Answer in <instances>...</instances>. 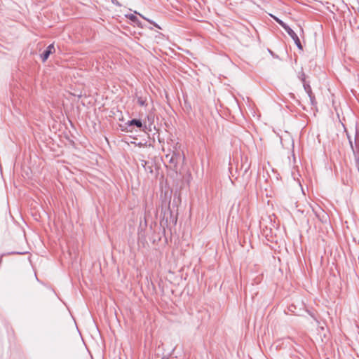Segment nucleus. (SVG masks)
I'll return each mask as SVG.
<instances>
[{
	"label": "nucleus",
	"mask_w": 359,
	"mask_h": 359,
	"mask_svg": "<svg viewBox=\"0 0 359 359\" xmlns=\"http://www.w3.org/2000/svg\"><path fill=\"white\" fill-rule=\"evenodd\" d=\"M177 218L176 216L173 215L172 212L170 208L169 203L168 208H165L163 212V216L161 219V224H163V223H165V224H168V222H172L174 225H175L177 224Z\"/></svg>",
	"instance_id": "obj_2"
},
{
	"label": "nucleus",
	"mask_w": 359,
	"mask_h": 359,
	"mask_svg": "<svg viewBox=\"0 0 359 359\" xmlns=\"http://www.w3.org/2000/svg\"><path fill=\"white\" fill-rule=\"evenodd\" d=\"M289 95H290V97L291 98H293V99L294 98V95L293 93H290L289 94Z\"/></svg>",
	"instance_id": "obj_16"
},
{
	"label": "nucleus",
	"mask_w": 359,
	"mask_h": 359,
	"mask_svg": "<svg viewBox=\"0 0 359 359\" xmlns=\"http://www.w3.org/2000/svg\"><path fill=\"white\" fill-rule=\"evenodd\" d=\"M175 348H172V352H171V353H170V355H171V354L173 353V351H175Z\"/></svg>",
	"instance_id": "obj_18"
},
{
	"label": "nucleus",
	"mask_w": 359,
	"mask_h": 359,
	"mask_svg": "<svg viewBox=\"0 0 359 359\" xmlns=\"http://www.w3.org/2000/svg\"><path fill=\"white\" fill-rule=\"evenodd\" d=\"M284 30L292 39L297 47L299 50H303V46L302 45L300 39L297 34L293 31V29L288 25Z\"/></svg>",
	"instance_id": "obj_3"
},
{
	"label": "nucleus",
	"mask_w": 359,
	"mask_h": 359,
	"mask_svg": "<svg viewBox=\"0 0 359 359\" xmlns=\"http://www.w3.org/2000/svg\"><path fill=\"white\" fill-rule=\"evenodd\" d=\"M298 78L302 83L306 82V75H305L304 72H303V70H302L301 72L299 73Z\"/></svg>",
	"instance_id": "obj_12"
},
{
	"label": "nucleus",
	"mask_w": 359,
	"mask_h": 359,
	"mask_svg": "<svg viewBox=\"0 0 359 359\" xmlns=\"http://www.w3.org/2000/svg\"><path fill=\"white\" fill-rule=\"evenodd\" d=\"M138 15L143 19H144L145 20H147V22H149L150 24L153 25L155 27L159 29H161V27L159 26V25H158L156 22H155L154 21H153L152 20H150L146 17H144V15H141L140 13H138Z\"/></svg>",
	"instance_id": "obj_10"
},
{
	"label": "nucleus",
	"mask_w": 359,
	"mask_h": 359,
	"mask_svg": "<svg viewBox=\"0 0 359 359\" xmlns=\"http://www.w3.org/2000/svg\"><path fill=\"white\" fill-rule=\"evenodd\" d=\"M348 137V140H349L350 147H351V149L353 150V151L354 152V147H353V142H352V140H351V139L350 138L349 136Z\"/></svg>",
	"instance_id": "obj_15"
},
{
	"label": "nucleus",
	"mask_w": 359,
	"mask_h": 359,
	"mask_svg": "<svg viewBox=\"0 0 359 359\" xmlns=\"http://www.w3.org/2000/svg\"><path fill=\"white\" fill-rule=\"evenodd\" d=\"M55 51L54 43H51L48 45L46 48L40 54V57L42 62H46L50 54L53 53Z\"/></svg>",
	"instance_id": "obj_4"
},
{
	"label": "nucleus",
	"mask_w": 359,
	"mask_h": 359,
	"mask_svg": "<svg viewBox=\"0 0 359 359\" xmlns=\"http://www.w3.org/2000/svg\"><path fill=\"white\" fill-rule=\"evenodd\" d=\"M126 128L122 129V130L126 132H132L133 128H137L140 131L145 132L147 129V125L145 123H143L141 119L138 118H132L131 120L128 121L126 123Z\"/></svg>",
	"instance_id": "obj_1"
},
{
	"label": "nucleus",
	"mask_w": 359,
	"mask_h": 359,
	"mask_svg": "<svg viewBox=\"0 0 359 359\" xmlns=\"http://www.w3.org/2000/svg\"><path fill=\"white\" fill-rule=\"evenodd\" d=\"M169 162L170 163L176 165V164L177 163V154L175 153H173L169 159Z\"/></svg>",
	"instance_id": "obj_11"
},
{
	"label": "nucleus",
	"mask_w": 359,
	"mask_h": 359,
	"mask_svg": "<svg viewBox=\"0 0 359 359\" xmlns=\"http://www.w3.org/2000/svg\"><path fill=\"white\" fill-rule=\"evenodd\" d=\"M127 18H128L133 24L136 25L137 27H143V25L141 21L137 18L136 15L134 14H128L126 15Z\"/></svg>",
	"instance_id": "obj_6"
},
{
	"label": "nucleus",
	"mask_w": 359,
	"mask_h": 359,
	"mask_svg": "<svg viewBox=\"0 0 359 359\" xmlns=\"http://www.w3.org/2000/svg\"><path fill=\"white\" fill-rule=\"evenodd\" d=\"M141 165L143 167L144 170L151 174L153 173V163L147 161L144 159H140Z\"/></svg>",
	"instance_id": "obj_5"
},
{
	"label": "nucleus",
	"mask_w": 359,
	"mask_h": 359,
	"mask_svg": "<svg viewBox=\"0 0 359 359\" xmlns=\"http://www.w3.org/2000/svg\"><path fill=\"white\" fill-rule=\"evenodd\" d=\"M310 99V102L312 106H316L317 104V102L315 98V95L312 93L311 95H309Z\"/></svg>",
	"instance_id": "obj_13"
},
{
	"label": "nucleus",
	"mask_w": 359,
	"mask_h": 359,
	"mask_svg": "<svg viewBox=\"0 0 359 359\" xmlns=\"http://www.w3.org/2000/svg\"><path fill=\"white\" fill-rule=\"evenodd\" d=\"M271 18L283 28L285 29L288 25L278 17L271 15Z\"/></svg>",
	"instance_id": "obj_8"
},
{
	"label": "nucleus",
	"mask_w": 359,
	"mask_h": 359,
	"mask_svg": "<svg viewBox=\"0 0 359 359\" xmlns=\"http://www.w3.org/2000/svg\"><path fill=\"white\" fill-rule=\"evenodd\" d=\"M303 87L306 93L308 94V95H311L313 93L311 87L308 82L303 83Z\"/></svg>",
	"instance_id": "obj_9"
},
{
	"label": "nucleus",
	"mask_w": 359,
	"mask_h": 359,
	"mask_svg": "<svg viewBox=\"0 0 359 359\" xmlns=\"http://www.w3.org/2000/svg\"><path fill=\"white\" fill-rule=\"evenodd\" d=\"M136 98L137 104H140V106L145 107L147 105L146 97L139 96L137 94H136Z\"/></svg>",
	"instance_id": "obj_7"
},
{
	"label": "nucleus",
	"mask_w": 359,
	"mask_h": 359,
	"mask_svg": "<svg viewBox=\"0 0 359 359\" xmlns=\"http://www.w3.org/2000/svg\"><path fill=\"white\" fill-rule=\"evenodd\" d=\"M111 3L117 6H121V4L117 0H111Z\"/></svg>",
	"instance_id": "obj_14"
},
{
	"label": "nucleus",
	"mask_w": 359,
	"mask_h": 359,
	"mask_svg": "<svg viewBox=\"0 0 359 359\" xmlns=\"http://www.w3.org/2000/svg\"><path fill=\"white\" fill-rule=\"evenodd\" d=\"M175 199H176V194L174 195L173 203L175 202Z\"/></svg>",
	"instance_id": "obj_17"
}]
</instances>
